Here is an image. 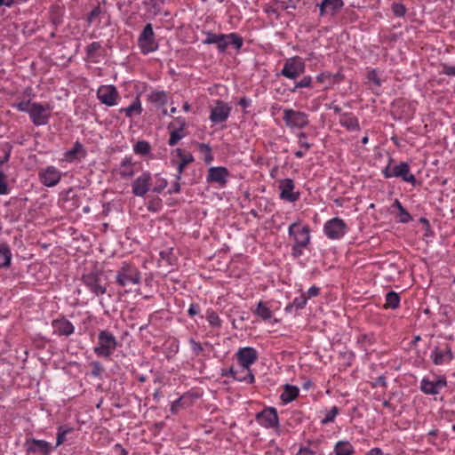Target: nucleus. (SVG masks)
I'll return each instance as SVG.
<instances>
[{
    "mask_svg": "<svg viewBox=\"0 0 455 455\" xmlns=\"http://www.w3.org/2000/svg\"><path fill=\"white\" fill-rule=\"evenodd\" d=\"M141 282V273L137 266L131 261H124L116 274V283L120 287L136 285Z\"/></svg>",
    "mask_w": 455,
    "mask_h": 455,
    "instance_id": "obj_4",
    "label": "nucleus"
},
{
    "mask_svg": "<svg viewBox=\"0 0 455 455\" xmlns=\"http://www.w3.org/2000/svg\"><path fill=\"white\" fill-rule=\"evenodd\" d=\"M235 359L243 371H251V366L259 358L258 351L251 347H240L235 354Z\"/></svg>",
    "mask_w": 455,
    "mask_h": 455,
    "instance_id": "obj_13",
    "label": "nucleus"
},
{
    "mask_svg": "<svg viewBox=\"0 0 455 455\" xmlns=\"http://www.w3.org/2000/svg\"><path fill=\"white\" fill-rule=\"evenodd\" d=\"M118 173L123 179L132 178L134 175V163L131 156L122 160Z\"/></svg>",
    "mask_w": 455,
    "mask_h": 455,
    "instance_id": "obj_31",
    "label": "nucleus"
},
{
    "mask_svg": "<svg viewBox=\"0 0 455 455\" xmlns=\"http://www.w3.org/2000/svg\"><path fill=\"white\" fill-rule=\"evenodd\" d=\"M133 151L136 155L147 156L151 151V146L146 140H140L133 146Z\"/></svg>",
    "mask_w": 455,
    "mask_h": 455,
    "instance_id": "obj_45",
    "label": "nucleus"
},
{
    "mask_svg": "<svg viewBox=\"0 0 455 455\" xmlns=\"http://www.w3.org/2000/svg\"><path fill=\"white\" fill-rule=\"evenodd\" d=\"M102 12L101 8L100 5H97L94 7L92 12L87 16V21L89 24H92L94 20L100 16V14Z\"/></svg>",
    "mask_w": 455,
    "mask_h": 455,
    "instance_id": "obj_60",
    "label": "nucleus"
},
{
    "mask_svg": "<svg viewBox=\"0 0 455 455\" xmlns=\"http://www.w3.org/2000/svg\"><path fill=\"white\" fill-rule=\"evenodd\" d=\"M138 46L144 55L156 52L158 49V43L151 23H148L138 37Z\"/></svg>",
    "mask_w": 455,
    "mask_h": 455,
    "instance_id": "obj_7",
    "label": "nucleus"
},
{
    "mask_svg": "<svg viewBox=\"0 0 455 455\" xmlns=\"http://www.w3.org/2000/svg\"><path fill=\"white\" fill-rule=\"evenodd\" d=\"M143 111L140 96H136L132 102L126 108H121L118 112L124 114L128 118H132L135 116H140Z\"/></svg>",
    "mask_w": 455,
    "mask_h": 455,
    "instance_id": "obj_29",
    "label": "nucleus"
},
{
    "mask_svg": "<svg viewBox=\"0 0 455 455\" xmlns=\"http://www.w3.org/2000/svg\"><path fill=\"white\" fill-rule=\"evenodd\" d=\"M278 188L280 190V199L289 202L295 203L299 200L300 193L299 191H293L295 188V183L291 179H283L278 181Z\"/></svg>",
    "mask_w": 455,
    "mask_h": 455,
    "instance_id": "obj_14",
    "label": "nucleus"
},
{
    "mask_svg": "<svg viewBox=\"0 0 455 455\" xmlns=\"http://www.w3.org/2000/svg\"><path fill=\"white\" fill-rule=\"evenodd\" d=\"M25 446L28 453L39 452L43 455H48L52 451L51 444L44 440H38L36 438L28 439Z\"/></svg>",
    "mask_w": 455,
    "mask_h": 455,
    "instance_id": "obj_22",
    "label": "nucleus"
},
{
    "mask_svg": "<svg viewBox=\"0 0 455 455\" xmlns=\"http://www.w3.org/2000/svg\"><path fill=\"white\" fill-rule=\"evenodd\" d=\"M148 100L156 108H163L168 103L169 93L164 91H152L148 94Z\"/></svg>",
    "mask_w": 455,
    "mask_h": 455,
    "instance_id": "obj_30",
    "label": "nucleus"
},
{
    "mask_svg": "<svg viewBox=\"0 0 455 455\" xmlns=\"http://www.w3.org/2000/svg\"><path fill=\"white\" fill-rule=\"evenodd\" d=\"M339 123L348 132H355L360 130L359 119L352 112H345L340 114Z\"/></svg>",
    "mask_w": 455,
    "mask_h": 455,
    "instance_id": "obj_26",
    "label": "nucleus"
},
{
    "mask_svg": "<svg viewBox=\"0 0 455 455\" xmlns=\"http://www.w3.org/2000/svg\"><path fill=\"white\" fill-rule=\"evenodd\" d=\"M318 441L307 440V446H301L296 455H315Z\"/></svg>",
    "mask_w": 455,
    "mask_h": 455,
    "instance_id": "obj_46",
    "label": "nucleus"
},
{
    "mask_svg": "<svg viewBox=\"0 0 455 455\" xmlns=\"http://www.w3.org/2000/svg\"><path fill=\"white\" fill-rule=\"evenodd\" d=\"M104 52L105 50L100 42H92L85 48V60L92 63H98Z\"/></svg>",
    "mask_w": 455,
    "mask_h": 455,
    "instance_id": "obj_25",
    "label": "nucleus"
},
{
    "mask_svg": "<svg viewBox=\"0 0 455 455\" xmlns=\"http://www.w3.org/2000/svg\"><path fill=\"white\" fill-rule=\"evenodd\" d=\"M189 344L191 346L192 353L195 356H199L200 355H202L203 352L204 351V347H212L210 342H205L203 345L193 338L189 339Z\"/></svg>",
    "mask_w": 455,
    "mask_h": 455,
    "instance_id": "obj_47",
    "label": "nucleus"
},
{
    "mask_svg": "<svg viewBox=\"0 0 455 455\" xmlns=\"http://www.w3.org/2000/svg\"><path fill=\"white\" fill-rule=\"evenodd\" d=\"M394 162L393 158H389L387 165L382 170V174L386 179L401 178L403 181L408 182L412 186H416L417 179L410 171V165L406 162H401L399 164L391 166Z\"/></svg>",
    "mask_w": 455,
    "mask_h": 455,
    "instance_id": "obj_5",
    "label": "nucleus"
},
{
    "mask_svg": "<svg viewBox=\"0 0 455 455\" xmlns=\"http://www.w3.org/2000/svg\"><path fill=\"white\" fill-rule=\"evenodd\" d=\"M288 235L292 241V258L299 259L306 250H310L311 228L307 224L301 225L299 220L292 222L288 228Z\"/></svg>",
    "mask_w": 455,
    "mask_h": 455,
    "instance_id": "obj_1",
    "label": "nucleus"
},
{
    "mask_svg": "<svg viewBox=\"0 0 455 455\" xmlns=\"http://www.w3.org/2000/svg\"><path fill=\"white\" fill-rule=\"evenodd\" d=\"M228 38L232 39V46L239 52L243 45V38L237 33L232 32L229 34H219V37L216 42V47L219 52H225L228 49V43L226 42Z\"/></svg>",
    "mask_w": 455,
    "mask_h": 455,
    "instance_id": "obj_17",
    "label": "nucleus"
},
{
    "mask_svg": "<svg viewBox=\"0 0 455 455\" xmlns=\"http://www.w3.org/2000/svg\"><path fill=\"white\" fill-rule=\"evenodd\" d=\"M33 102H31L29 100H21L20 102H14L12 103V107L15 108L17 110L20 111V112H26V113H29V110H30V108H31V104Z\"/></svg>",
    "mask_w": 455,
    "mask_h": 455,
    "instance_id": "obj_52",
    "label": "nucleus"
},
{
    "mask_svg": "<svg viewBox=\"0 0 455 455\" xmlns=\"http://www.w3.org/2000/svg\"><path fill=\"white\" fill-rule=\"evenodd\" d=\"M74 431V428L67 425H61L58 427L56 437V447L63 444L67 440V435Z\"/></svg>",
    "mask_w": 455,
    "mask_h": 455,
    "instance_id": "obj_44",
    "label": "nucleus"
},
{
    "mask_svg": "<svg viewBox=\"0 0 455 455\" xmlns=\"http://www.w3.org/2000/svg\"><path fill=\"white\" fill-rule=\"evenodd\" d=\"M112 455H128V451L120 443H116L111 449Z\"/></svg>",
    "mask_w": 455,
    "mask_h": 455,
    "instance_id": "obj_61",
    "label": "nucleus"
},
{
    "mask_svg": "<svg viewBox=\"0 0 455 455\" xmlns=\"http://www.w3.org/2000/svg\"><path fill=\"white\" fill-rule=\"evenodd\" d=\"M52 326L53 329V334L59 337H69L75 332V326L73 323L63 315L53 319L52 321Z\"/></svg>",
    "mask_w": 455,
    "mask_h": 455,
    "instance_id": "obj_20",
    "label": "nucleus"
},
{
    "mask_svg": "<svg viewBox=\"0 0 455 455\" xmlns=\"http://www.w3.org/2000/svg\"><path fill=\"white\" fill-rule=\"evenodd\" d=\"M79 153H83V156H84L86 155V152H85L82 143H80L79 141H76L71 149L65 152L64 159L68 162H73L74 160L76 159L77 155Z\"/></svg>",
    "mask_w": 455,
    "mask_h": 455,
    "instance_id": "obj_38",
    "label": "nucleus"
},
{
    "mask_svg": "<svg viewBox=\"0 0 455 455\" xmlns=\"http://www.w3.org/2000/svg\"><path fill=\"white\" fill-rule=\"evenodd\" d=\"M253 314L259 316L263 321H268L273 316V312L270 310L269 307L267 306V303L262 300H260L257 304V307L254 309Z\"/></svg>",
    "mask_w": 455,
    "mask_h": 455,
    "instance_id": "obj_33",
    "label": "nucleus"
},
{
    "mask_svg": "<svg viewBox=\"0 0 455 455\" xmlns=\"http://www.w3.org/2000/svg\"><path fill=\"white\" fill-rule=\"evenodd\" d=\"M315 81L318 84H327V85L324 87L323 91H327L332 87L331 84V73L329 71H323L319 73L315 76Z\"/></svg>",
    "mask_w": 455,
    "mask_h": 455,
    "instance_id": "obj_48",
    "label": "nucleus"
},
{
    "mask_svg": "<svg viewBox=\"0 0 455 455\" xmlns=\"http://www.w3.org/2000/svg\"><path fill=\"white\" fill-rule=\"evenodd\" d=\"M91 367V376L98 379H101L103 372L105 371V369L102 365V363L99 361H92L89 363Z\"/></svg>",
    "mask_w": 455,
    "mask_h": 455,
    "instance_id": "obj_49",
    "label": "nucleus"
},
{
    "mask_svg": "<svg viewBox=\"0 0 455 455\" xmlns=\"http://www.w3.org/2000/svg\"><path fill=\"white\" fill-rule=\"evenodd\" d=\"M185 126H186V121L181 120V127H179L178 129H175L171 132L170 138L168 140L169 146H171V147L175 146L179 142V140H180L185 136L184 132H183Z\"/></svg>",
    "mask_w": 455,
    "mask_h": 455,
    "instance_id": "obj_41",
    "label": "nucleus"
},
{
    "mask_svg": "<svg viewBox=\"0 0 455 455\" xmlns=\"http://www.w3.org/2000/svg\"><path fill=\"white\" fill-rule=\"evenodd\" d=\"M314 88V80L313 77L309 75L304 76L299 81L294 83V86L290 89V92L292 93L298 92L300 89H313Z\"/></svg>",
    "mask_w": 455,
    "mask_h": 455,
    "instance_id": "obj_35",
    "label": "nucleus"
},
{
    "mask_svg": "<svg viewBox=\"0 0 455 455\" xmlns=\"http://www.w3.org/2000/svg\"><path fill=\"white\" fill-rule=\"evenodd\" d=\"M283 122L290 129H304L309 124L308 115L303 111L284 108Z\"/></svg>",
    "mask_w": 455,
    "mask_h": 455,
    "instance_id": "obj_9",
    "label": "nucleus"
},
{
    "mask_svg": "<svg viewBox=\"0 0 455 455\" xmlns=\"http://www.w3.org/2000/svg\"><path fill=\"white\" fill-rule=\"evenodd\" d=\"M430 357L435 365H442L452 361L453 353L451 348L447 345L444 350H440L438 347H435L432 351Z\"/></svg>",
    "mask_w": 455,
    "mask_h": 455,
    "instance_id": "obj_24",
    "label": "nucleus"
},
{
    "mask_svg": "<svg viewBox=\"0 0 455 455\" xmlns=\"http://www.w3.org/2000/svg\"><path fill=\"white\" fill-rule=\"evenodd\" d=\"M339 413V409L337 406H333L330 411H327L325 417L321 420L322 425H327L334 421L337 415Z\"/></svg>",
    "mask_w": 455,
    "mask_h": 455,
    "instance_id": "obj_50",
    "label": "nucleus"
},
{
    "mask_svg": "<svg viewBox=\"0 0 455 455\" xmlns=\"http://www.w3.org/2000/svg\"><path fill=\"white\" fill-rule=\"evenodd\" d=\"M52 106L49 103L33 102L29 110V117L36 126L46 125L51 118Z\"/></svg>",
    "mask_w": 455,
    "mask_h": 455,
    "instance_id": "obj_8",
    "label": "nucleus"
},
{
    "mask_svg": "<svg viewBox=\"0 0 455 455\" xmlns=\"http://www.w3.org/2000/svg\"><path fill=\"white\" fill-rule=\"evenodd\" d=\"M355 449L348 441H339L334 446L335 455H353Z\"/></svg>",
    "mask_w": 455,
    "mask_h": 455,
    "instance_id": "obj_37",
    "label": "nucleus"
},
{
    "mask_svg": "<svg viewBox=\"0 0 455 455\" xmlns=\"http://www.w3.org/2000/svg\"><path fill=\"white\" fill-rule=\"evenodd\" d=\"M230 172L223 166L211 167L208 170L206 180L208 183H217L220 188H225Z\"/></svg>",
    "mask_w": 455,
    "mask_h": 455,
    "instance_id": "obj_19",
    "label": "nucleus"
},
{
    "mask_svg": "<svg viewBox=\"0 0 455 455\" xmlns=\"http://www.w3.org/2000/svg\"><path fill=\"white\" fill-rule=\"evenodd\" d=\"M393 207H395L398 210L397 218L399 219V222L409 223L412 220L409 212L402 205L398 199L395 200Z\"/></svg>",
    "mask_w": 455,
    "mask_h": 455,
    "instance_id": "obj_42",
    "label": "nucleus"
},
{
    "mask_svg": "<svg viewBox=\"0 0 455 455\" xmlns=\"http://www.w3.org/2000/svg\"><path fill=\"white\" fill-rule=\"evenodd\" d=\"M200 313V306L196 303H191L188 310V315L194 317Z\"/></svg>",
    "mask_w": 455,
    "mask_h": 455,
    "instance_id": "obj_64",
    "label": "nucleus"
},
{
    "mask_svg": "<svg viewBox=\"0 0 455 455\" xmlns=\"http://www.w3.org/2000/svg\"><path fill=\"white\" fill-rule=\"evenodd\" d=\"M367 79L369 81L372 82L377 86H380L381 85V81H380V79L379 77L378 71L375 68H372V69L368 71V73H367Z\"/></svg>",
    "mask_w": 455,
    "mask_h": 455,
    "instance_id": "obj_53",
    "label": "nucleus"
},
{
    "mask_svg": "<svg viewBox=\"0 0 455 455\" xmlns=\"http://www.w3.org/2000/svg\"><path fill=\"white\" fill-rule=\"evenodd\" d=\"M231 106L223 100H217L215 106L211 108L209 119L213 124H220L226 122L231 113Z\"/></svg>",
    "mask_w": 455,
    "mask_h": 455,
    "instance_id": "obj_15",
    "label": "nucleus"
},
{
    "mask_svg": "<svg viewBox=\"0 0 455 455\" xmlns=\"http://www.w3.org/2000/svg\"><path fill=\"white\" fill-rule=\"evenodd\" d=\"M8 193L9 188L6 182V176L2 171H0V195H7Z\"/></svg>",
    "mask_w": 455,
    "mask_h": 455,
    "instance_id": "obj_57",
    "label": "nucleus"
},
{
    "mask_svg": "<svg viewBox=\"0 0 455 455\" xmlns=\"http://www.w3.org/2000/svg\"><path fill=\"white\" fill-rule=\"evenodd\" d=\"M221 376L232 378L234 380L246 382L248 384H253L255 382V377L251 371H248L244 377H240L238 375V371L235 370L233 366L228 369L221 370Z\"/></svg>",
    "mask_w": 455,
    "mask_h": 455,
    "instance_id": "obj_28",
    "label": "nucleus"
},
{
    "mask_svg": "<svg viewBox=\"0 0 455 455\" xmlns=\"http://www.w3.org/2000/svg\"><path fill=\"white\" fill-rule=\"evenodd\" d=\"M118 347L116 337L108 330H100L93 353L104 359H110Z\"/></svg>",
    "mask_w": 455,
    "mask_h": 455,
    "instance_id": "obj_2",
    "label": "nucleus"
},
{
    "mask_svg": "<svg viewBox=\"0 0 455 455\" xmlns=\"http://www.w3.org/2000/svg\"><path fill=\"white\" fill-rule=\"evenodd\" d=\"M205 317L209 325L213 329H220L222 326V320L212 308H208L205 312Z\"/></svg>",
    "mask_w": 455,
    "mask_h": 455,
    "instance_id": "obj_40",
    "label": "nucleus"
},
{
    "mask_svg": "<svg viewBox=\"0 0 455 455\" xmlns=\"http://www.w3.org/2000/svg\"><path fill=\"white\" fill-rule=\"evenodd\" d=\"M274 4L278 8V10H283V11L287 10L289 8H292V9L296 8L295 4L292 3L291 0H290L289 2L274 0Z\"/></svg>",
    "mask_w": 455,
    "mask_h": 455,
    "instance_id": "obj_54",
    "label": "nucleus"
},
{
    "mask_svg": "<svg viewBox=\"0 0 455 455\" xmlns=\"http://www.w3.org/2000/svg\"><path fill=\"white\" fill-rule=\"evenodd\" d=\"M196 146L198 151L203 155V159L206 164H210L213 159L212 149L209 144L196 142Z\"/></svg>",
    "mask_w": 455,
    "mask_h": 455,
    "instance_id": "obj_39",
    "label": "nucleus"
},
{
    "mask_svg": "<svg viewBox=\"0 0 455 455\" xmlns=\"http://www.w3.org/2000/svg\"><path fill=\"white\" fill-rule=\"evenodd\" d=\"M400 306V296L395 291H389L386 294L385 308L396 309Z\"/></svg>",
    "mask_w": 455,
    "mask_h": 455,
    "instance_id": "obj_43",
    "label": "nucleus"
},
{
    "mask_svg": "<svg viewBox=\"0 0 455 455\" xmlns=\"http://www.w3.org/2000/svg\"><path fill=\"white\" fill-rule=\"evenodd\" d=\"M433 379L424 377L420 381V391L428 395H436L447 387V379L444 375H433Z\"/></svg>",
    "mask_w": 455,
    "mask_h": 455,
    "instance_id": "obj_11",
    "label": "nucleus"
},
{
    "mask_svg": "<svg viewBox=\"0 0 455 455\" xmlns=\"http://www.w3.org/2000/svg\"><path fill=\"white\" fill-rule=\"evenodd\" d=\"M391 9H392L393 14L398 18H403V17H405L406 13H407V8L402 3H396V2L393 3L391 5Z\"/></svg>",
    "mask_w": 455,
    "mask_h": 455,
    "instance_id": "obj_51",
    "label": "nucleus"
},
{
    "mask_svg": "<svg viewBox=\"0 0 455 455\" xmlns=\"http://www.w3.org/2000/svg\"><path fill=\"white\" fill-rule=\"evenodd\" d=\"M331 84L332 86L336 84H340L345 80V76L340 71L337 72L336 74L331 73Z\"/></svg>",
    "mask_w": 455,
    "mask_h": 455,
    "instance_id": "obj_63",
    "label": "nucleus"
},
{
    "mask_svg": "<svg viewBox=\"0 0 455 455\" xmlns=\"http://www.w3.org/2000/svg\"><path fill=\"white\" fill-rule=\"evenodd\" d=\"M256 421L263 427L274 429L280 434V422L277 411L274 407H266L255 416Z\"/></svg>",
    "mask_w": 455,
    "mask_h": 455,
    "instance_id": "obj_10",
    "label": "nucleus"
},
{
    "mask_svg": "<svg viewBox=\"0 0 455 455\" xmlns=\"http://www.w3.org/2000/svg\"><path fill=\"white\" fill-rule=\"evenodd\" d=\"M441 74L449 76H455V66H451L447 63H442L441 64Z\"/></svg>",
    "mask_w": 455,
    "mask_h": 455,
    "instance_id": "obj_59",
    "label": "nucleus"
},
{
    "mask_svg": "<svg viewBox=\"0 0 455 455\" xmlns=\"http://www.w3.org/2000/svg\"><path fill=\"white\" fill-rule=\"evenodd\" d=\"M204 34L206 36V38L203 41L204 44H216L219 34L211 31H204Z\"/></svg>",
    "mask_w": 455,
    "mask_h": 455,
    "instance_id": "obj_56",
    "label": "nucleus"
},
{
    "mask_svg": "<svg viewBox=\"0 0 455 455\" xmlns=\"http://www.w3.org/2000/svg\"><path fill=\"white\" fill-rule=\"evenodd\" d=\"M61 179L60 171L54 166H48L39 172V180L46 187L56 186Z\"/></svg>",
    "mask_w": 455,
    "mask_h": 455,
    "instance_id": "obj_21",
    "label": "nucleus"
},
{
    "mask_svg": "<svg viewBox=\"0 0 455 455\" xmlns=\"http://www.w3.org/2000/svg\"><path fill=\"white\" fill-rule=\"evenodd\" d=\"M307 135L306 132H299L298 134V138H299L298 143L300 148L305 149V151H308L312 147V144H310L305 140V139H307Z\"/></svg>",
    "mask_w": 455,
    "mask_h": 455,
    "instance_id": "obj_55",
    "label": "nucleus"
},
{
    "mask_svg": "<svg viewBox=\"0 0 455 455\" xmlns=\"http://www.w3.org/2000/svg\"><path fill=\"white\" fill-rule=\"evenodd\" d=\"M307 302V298L305 295V293H302L299 297L294 298L292 302L289 303L285 307L284 311L286 313H292L293 311L302 309L306 307Z\"/></svg>",
    "mask_w": 455,
    "mask_h": 455,
    "instance_id": "obj_34",
    "label": "nucleus"
},
{
    "mask_svg": "<svg viewBox=\"0 0 455 455\" xmlns=\"http://www.w3.org/2000/svg\"><path fill=\"white\" fill-rule=\"evenodd\" d=\"M97 98L102 104L112 107L117 105L120 94L114 85H101L97 90Z\"/></svg>",
    "mask_w": 455,
    "mask_h": 455,
    "instance_id": "obj_16",
    "label": "nucleus"
},
{
    "mask_svg": "<svg viewBox=\"0 0 455 455\" xmlns=\"http://www.w3.org/2000/svg\"><path fill=\"white\" fill-rule=\"evenodd\" d=\"M160 257L162 259L166 260L170 266H173L175 264L176 258L174 256H172V251H162L160 252Z\"/></svg>",
    "mask_w": 455,
    "mask_h": 455,
    "instance_id": "obj_58",
    "label": "nucleus"
},
{
    "mask_svg": "<svg viewBox=\"0 0 455 455\" xmlns=\"http://www.w3.org/2000/svg\"><path fill=\"white\" fill-rule=\"evenodd\" d=\"M347 232V226L346 222L339 217L327 220L323 225L324 235L331 240H339L342 238Z\"/></svg>",
    "mask_w": 455,
    "mask_h": 455,
    "instance_id": "obj_12",
    "label": "nucleus"
},
{
    "mask_svg": "<svg viewBox=\"0 0 455 455\" xmlns=\"http://www.w3.org/2000/svg\"><path fill=\"white\" fill-rule=\"evenodd\" d=\"M12 252L6 243H0V268L8 267L11 265Z\"/></svg>",
    "mask_w": 455,
    "mask_h": 455,
    "instance_id": "obj_36",
    "label": "nucleus"
},
{
    "mask_svg": "<svg viewBox=\"0 0 455 455\" xmlns=\"http://www.w3.org/2000/svg\"><path fill=\"white\" fill-rule=\"evenodd\" d=\"M82 283L96 297L107 292L108 283L101 269L96 266L90 271L82 275Z\"/></svg>",
    "mask_w": 455,
    "mask_h": 455,
    "instance_id": "obj_3",
    "label": "nucleus"
},
{
    "mask_svg": "<svg viewBox=\"0 0 455 455\" xmlns=\"http://www.w3.org/2000/svg\"><path fill=\"white\" fill-rule=\"evenodd\" d=\"M305 70L306 63L304 60L299 56H293L284 60L283 68L278 76L296 81L297 78L305 73Z\"/></svg>",
    "mask_w": 455,
    "mask_h": 455,
    "instance_id": "obj_6",
    "label": "nucleus"
},
{
    "mask_svg": "<svg viewBox=\"0 0 455 455\" xmlns=\"http://www.w3.org/2000/svg\"><path fill=\"white\" fill-rule=\"evenodd\" d=\"M299 395V389L296 386L286 384L284 389L280 395V399L283 403L294 401Z\"/></svg>",
    "mask_w": 455,
    "mask_h": 455,
    "instance_id": "obj_32",
    "label": "nucleus"
},
{
    "mask_svg": "<svg viewBox=\"0 0 455 455\" xmlns=\"http://www.w3.org/2000/svg\"><path fill=\"white\" fill-rule=\"evenodd\" d=\"M176 154L180 158V162L177 164V180H180L185 168L188 164L193 163L195 159L191 153H185L181 148H177Z\"/></svg>",
    "mask_w": 455,
    "mask_h": 455,
    "instance_id": "obj_27",
    "label": "nucleus"
},
{
    "mask_svg": "<svg viewBox=\"0 0 455 455\" xmlns=\"http://www.w3.org/2000/svg\"><path fill=\"white\" fill-rule=\"evenodd\" d=\"M152 181L151 173L144 172L137 177L132 184V193L136 196L143 197L150 190Z\"/></svg>",
    "mask_w": 455,
    "mask_h": 455,
    "instance_id": "obj_18",
    "label": "nucleus"
},
{
    "mask_svg": "<svg viewBox=\"0 0 455 455\" xmlns=\"http://www.w3.org/2000/svg\"><path fill=\"white\" fill-rule=\"evenodd\" d=\"M183 407L182 397L178 398L171 404V411L172 414H177L178 411Z\"/></svg>",
    "mask_w": 455,
    "mask_h": 455,
    "instance_id": "obj_62",
    "label": "nucleus"
},
{
    "mask_svg": "<svg viewBox=\"0 0 455 455\" xmlns=\"http://www.w3.org/2000/svg\"><path fill=\"white\" fill-rule=\"evenodd\" d=\"M320 10V16L330 14L335 16L344 6L343 0H323L321 4H317Z\"/></svg>",
    "mask_w": 455,
    "mask_h": 455,
    "instance_id": "obj_23",
    "label": "nucleus"
}]
</instances>
